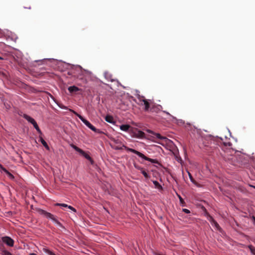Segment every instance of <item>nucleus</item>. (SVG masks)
Masks as SVG:
<instances>
[{"label": "nucleus", "instance_id": "nucleus-10", "mask_svg": "<svg viewBox=\"0 0 255 255\" xmlns=\"http://www.w3.org/2000/svg\"><path fill=\"white\" fill-rule=\"evenodd\" d=\"M80 90V89L75 86H70L68 88V91L71 93H76Z\"/></svg>", "mask_w": 255, "mask_h": 255}, {"label": "nucleus", "instance_id": "nucleus-26", "mask_svg": "<svg viewBox=\"0 0 255 255\" xmlns=\"http://www.w3.org/2000/svg\"><path fill=\"white\" fill-rule=\"evenodd\" d=\"M182 211L184 213H187V214H188V213H190V211L188 209H183Z\"/></svg>", "mask_w": 255, "mask_h": 255}, {"label": "nucleus", "instance_id": "nucleus-34", "mask_svg": "<svg viewBox=\"0 0 255 255\" xmlns=\"http://www.w3.org/2000/svg\"><path fill=\"white\" fill-rule=\"evenodd\" d=\"M1 240L0 239V249H1V246H2V244H1Z\"/></svg>", "mask_w": 255, "mask_h": 255}, {"label": "nucleus", "instance_id": "nucleus-21", "mask_svg": "<svg viewBox=\"0 0 255 255\" xmlns=\"http://www.w3.org/2000/svg\"><path fill=\"white\" fill-rule=\"evenodd\" d=\"M188 174L189 175V178L191 180V181L194 184H196V182L195 181V180L193 179L191 174L188 171Z\"/></svg>", "mask_w": 255, "mask_h": 255}, {"label": "nucleus", "instance_id": "nucleus-7", "mask_svg": "<svg viewBox=\"0 0 255 255\" xmlns=\"http://www.w3.org/2000/svg\"><path fill=\"white\" fill-rule=\"evenodd\" d=\"M71 146L73 149H74L76 151L78 152L80 154L83 155L87 160L91 159V157L90 156V155L86 153L82 149H80V148H79L78 147L74 144H71Z\"/></svg>", "mask_w": 255, "mask_h": 255}, {"label": "nucleus", "instance_id": "nucleus-36", "mask_svg": "<svg viewBox=\"0 0 255 255\" xmlns=\"http://www.w3.org/2000/svg\"><path fill=\"white\" fill-rule=\"evenodd\" d=\"M29 255H36L34 253H31Z\"/></svg>", "mask_w": 255, "mask_h": 255}, {"label": "nucleus", "instance_id": "nucleus-27", "mask_svg": "<svg viewBox=\"0 0 255 255\" xmlns=\"http://www.w3.org/2000/svg\"><path fill=\"white\" fill-rule=\"evenodd\" d=\"M34 128H36L37 127H38V125L37 124L36 122L35 121L34 123H32Z\"/></svg>", "mask_w": 255, "mask_h": 255}, {"label": "nucleus", "instance_id": "nucleus-14", "mask_svg": "<svg viewBox=\"0 0 255 255\" xmlns=\"http://www.w3.org/2000/svg\"><path fill=\"white\" fill-rule=\"evenodd\" d=\"M43 251L48 255H55L52 252L48 250L47 248H43Z\"/></svg>", "mask_w": 255, "mask_h": 255}, {"label": "nucleus", "instance_id": "nucleus-17", "mask_svg": "<svg viewBox=\"0 0 255 255\" xmlns=\"http://www.w3.org/2000/svg\"><path fill=\"white\" fill-rule=\"evenodd\" d=\"M3 171L6 173V174L8 176V177L11 179H14V176L13 175L11 174L9 171H8L5 168H3Z\"/></svg>", "mask_w": 255, "mask_h": 255}, {"label": "nucleus", "instance_id": "nucleus-18", "mask_svg": "<svg viewBox=\"0 0 255 255\" xmlns=\"http://www.w3.org/2000/svg\"><path fill=\"white\" fill-rule=\"evenodd\" d=\"M154 135L158 139H162L165 140L167 138L161 135L159 133H155L154 134Z\"/></svg>", "mask_w": 255, "mask_h": 255}, {"label": "nucleus", "instance_id": "nucleus-35", "mask_svg": "<svg viewBox=\"0 0 255 255\" xmlns=\"http://www.w3.org/2000/svg\"><path fill=\"white\" fill-rule=\"evenodd\" d=\"M6 253H7V255H11V254L9 252H6Z\"/></svg>", "mask_w": 255, "mask_h": 255}, {"label": "nucleus", "instance_id": "nucleus-29", "mask_svg": "<svg viewBox=\"0 0 255 255\" xmlns=\"http://www.w3.org/2000/svg\"><path fill=\"white\" fill-rule=\"evenodd\" d=\"M36 130L39 133H41V131L40 129L39 128V127H37L36 128H35Z\"/></svg>", "mask_w": 255, "mask_h": 255}, {"label": "nucleus", "instance_id": "nucleus-19", "mask_svg": "<svg viewBox=\"0 0 255 255\" xmlns=\"http://www.w3.org/2000/svg\"><path fill=\"white\" fill-rule=\"evenodd\" d=\"M212 225H214L218 230L220 231L221 230V228H220V226L215 220L214 222H213Z\"/></svg>", "mask_w": 255, "mask_h": 255}, {"label": "nucleus", "instance_id": "nucleus-3", "mask_svg": "<svg viewBox=\"0 0 255 255\" xmlns=\"http://www.w3.org/2000/svg\"><path fill=\"white\" fill-rule=\"evenodd\" d=\"M231 163L236 165L240 166L244 162V156L240 153H237L235 155H232L228 158Z\"/></svg>", "mask_w": 255, "mask_h": 255}, {"label": "nucleus", "instance_id": "nucleus-31", "mask_svg": "<svg viewBox=\"0 0 255 255\" xmlns=\"http://www.w3.org/2000/svg\"><path fill=\"white\" fill-rule=\"evenodd\" d=\"M88 160L90 162L91 164H93L94 163V161L91 157V159Z\"/></svg>", "mask_w": 255, "mask_h": 255}, {"label": "nucleus", "instance_id": "nucleus-11", "mask_svg": "<svg viewBox=\"0 0 255 255\" xmlns=\"http://www.w3.org/2000/svg\"><path fill=\"white\" fill-rule=\"evenodd\" d=\"M23 117L31 124L34 123L35 121L32 118L26 114H24L23 115Z\"/></svg>", "mask_w": 255, "mask_h": 255}, {"label": "nucleus", "instance_id": "nucleus-1", "mask_svg": "<svg viewBox=\"0 0 255 255\" xmlns=\"http://www.w3.org/2000/svg\"><path fill=\"white\" fill-rule=\"evenodd\" d=\"M112 147L113 148H114L115 149H116V150H121V149H122L124 147L127 151H130V152H132L133 153L136 154L138 156H139L140 157L144 159L145 160L150 161L151 163H159V162H158L157 160L150 158L145 156L142 153H141V152H139V151H137V150H135L134 149L129 148V147H127V146H125L124 145H123L122 146L115 145H112Z\"/></svg>", "mask_w": 255, "mask_h": 255}, {"label": "nucleus", "instance_id": "nucleus-24", "mask_svg": "<svg viewBox=\"0 0 255 255\" xmlns=\"http://www.w3.org/2000/svg\"><path fill=\"white\" fill-rule=\"evenodd\" d=\"M178 196L179 197V199L181 204H184V201L183 198L180 195H178Z\"/></svg>", "mask_w": 255, "mask_h": 255}, {"label": "nucleus", "instance_id": "nucleus-13", "mask_svg": "<svg viewBox=\"0 0 255 255\" xmlns=\"http://www.w3.org/2000/svg\"><path fill=\"white\" fill-rule=\"evenodd\" d=\"M39 141L42 144V145L47 149H49V146L46 142L43 139L42 137H40Z\"/></svg>", "mask_w": 255, "mask_h": 255}, {"label": "nucleus", "instance_id": "nucleus-12", "mask_svg": "<svg viewBox=\"0 0 255 255\" xmlns=\"http://www.w3.org/2000/svg\"><path fill=\"white\" fill-rule=\"evenodd\" d=\"M130 127V126L128 125H122L120 126V129L122 130L127 131L129 129Z\"/></svg>", "mask_w": 255, "mask_h": 255}, {"label": "nucleus", "instance_id": "nucleus-39", "mask_svg": "<svg viewBox=\"0 0 255 255\" xmlns=\"http://www.w3.org/2000/svg\"><path fill=\"white\" fill-rule=\"evenodd\" d=\"M1 59H3V58L0 56V60Z\"/></svg>", "mask_w": 255, "mask_h": 255}, {"label": "nucleus", "instance_id": "nucleus-2", "mask_svg": "<svg viewBox=\"0 0 255 255\" xmlns=\"http://www.w3.org/2000/svg\"><path fill=\"white\" fill-rule=\"evenodd\" d=\"M138 100L140 102H141L140 105L144 106V110L145 111L156 112V109H157V107L152 104L151 100H146L144 97L140 96H139Z\"/></svg>", "mask_w": 255, "mask_h": 255}, {"label": "nucleus", "instance_id": "nucleus-23", "mask_svg": "<svg viewBox=\"0 0 255 255\" xmlns=\"http://www.w3.org/2000/svg\"><path fill=\"white\" fill-rule=\"evenodd\" d=\"M134 167L135 168H136L138 170H139L141 171V172L143 170V168L141 167V166H138L137 165H136V164H134Z\"/></svg>", "mask_w": 255, "mask_h": 255}, {"label": "nucleus", "instance_id": "nucleus-8", "mask_svg": "<svg viewBox=\"0 0 255 255\" xmlns=\"http://www.w3.org/2000/svg\"><path fill=\"white\" fill-rule=\"evenodd\" d=\"M1 241L9 247H13L14 241L10 237L5 236L1 238Z\"/></svg>", "mask_w": 255, "mask_h": 255}, {"label": "nucleus", "instance_id": "nucleus-15", "mask_svg": "<svg viewBox=\"0 0 255 255\" xmlns=\"http://www.w3.org/2000/svg\"><path fill=\"white\" fill-rule=\"evenodd\" d=\"M153 183L154 184L155 188L160 190L162 189L161 185L157 181H153Z\"/></svg>", "mask_w": 255, "mask_h": 255}, {"label": "nucleus", "instance_id": "nucleus-37", "mask_svg": "<svg viewBox=\"0 0 255 255\" xmlns=\"http://www.w3.org/2000/svg\"><path fill=\"white\" fill-rule=\"evenodd\" d=\"M164 112L166 114L169 115L170 116V114L169 113L166 112Z\"/></svg>", "mask_w": 255, "mask_h": 255}, {"label": "nucleus", "instance_id": "nucleus-25", "mask_svg": "<svg viewBox=\"0 0 255 255\" xmlns=\"http://www.w3.org/2000/svg\"><path fill=\"white\" fill-rule=\"evenodd\" d=\"M208 220L211 222V223H213V222L215 221V220L212 218V217L209 216L208 218Z\"/></svg>", "mask_w": 255, "mask_h": 255}, {"label": "nucleus", "instance_id": "nucleus-33", "mask_svg": "<svg viewBox=\"0 0 255 255\" xmlns=\"http://www.w3.org/2000/svg\"><path fill=\"white\" fill-rule=\"evenodd\" d=\"M253 220L254 221V224L255 225V217L254 216L253 217Z\"/></svg>", "mask_w": 255, "mask_h": 255}, {"label": "nucleus", "instance_id": "nucleus-6", "mask_svg": "<svg viewBox=\"0 0 255 255\" xmlns=\"http://www.w3.org/2000/svg\"><path fill=\"white\" fill-rule=\"evenodd\" d=\"M131 136L133 137L143 138L145 137V133L144 132L135 128L132 130Z\"/></svg>", "mask_w": 255, "mask_h": 255}, {"label": "nucleus", "instance_id": "nucleus-16", "mask_svg": "<svg viewBox=\"0 0 255 255\" xmlns=\"http://www.w3.org/2000/svg\"><path fill=\"white\" fill-rule=\"evenodd\" d=\"M105 120L110 123H112L114 122L113 118L111 116H107L105 118Z\"/></svg>", "mask_w": 255, "mask_h": 255}, {"label": "nucleus", "instance_id": "nucleus-38", "mask_svg": "<svg viewBox=\"0 0 255 255\" xmlns=\"http://www.w3.org/2000/svg\"><path fill=\"white\" fill-rule=\"evenodd\" d=\"M107 74H108V73H107V72H105V77H106V75H107Z\"/></svg>", "mask_w": 255, "mask_h": 255}, {"label": "nucleus", "instance_id": "nucleus-32", "mask_svg": "<svg viewBox=\"0 0 255 255\" xmlns=\"http://www.w3.org/2000/svg\"><path fill=\"white\" fill-rule=\"evenodd\" d=\"M4 168L1 164H0V169H1L3 171V169Z\"/></svg>", "mask_w": 255, "mask_h": 255}, {"label": "nucleus", "instance_id": "nucleus-9", "mask_svg": "<svg viewBox=\"0 0 255 255\" xmlns=\"http://www.w3.org/2000/svg\"><path fill=\"white\" fill-rule=\"evenodd\" d=\"M55 206H61V207H68L69 209H71V210H72L73 211H74V212H76V209L73 208V207L71 206H69L66 204H64V203H56L55 204Z\"/></svg>", "mask_w": 255, "mask_h": 255}, {"label": "nucleus", "instance_id": "nucleus-28", "mask_svg": "<svg viewBox=\"0 0 255 255\" xmlns=\"http://www.w3.org/2000/svg\"><path fill=\"white\" fill-rule=\"evenodd\" d=\"M224 144L225 146H230L232 145V143L230 142H228L227 143H224Z\"/></svg>", "mask_w": 255, "mask_h": 255}, {"label": "nucleus", "instance_id": "nucleus-5", "mask_svg": "<svg viewBox=\"0 0 255 255\" xmlns=\"http://www.w3.org/2000/svg\"><path fill=\"white\" fill-rule=\"evenodd\" d=\"M36 211L41 215L44 216V217H46L47 218H49L51 219L53 222H54L55 223L57 224L60 226H62V225L61 223L55 218L53 215L51 214L50 213L47 212V211L43 210L42 209L38 208L36 209Z\"/></svg>", "mask_w": 255, "mask_h": 255}, {"label": "nucleus", "instance_id": "nucleus-20", "mask_svg": "<svg viewBox=\"0 0 255 255\" xmlns=\"http://www.w3.org/2000/svg\"><path fill=\"white\" fill-rule=\"evenodd\" d=\"M141 172L146 179L150 178V176L147 173L145 170L143 169Z\"/></svg>", "mask_w": 255, "mask_h": 255}, {"label": "nucleus", "instance_id": "nucleus-4", "mask_svg": "<svg viewBox=\"0 0 255 255\" xmlns=\"http://www.w3.org/2000/svg\"><path fill=\"white\" fill-rule=\"evenodd\" d=\"M70 111L73 113L76 116H77L81 120V121L92 130L96 132H99V129H97L88 121L84 118L82 116L73 110H70Z\"/></svg>", "mask_w": 255, "mask_h": 255}, {"label": "nucleus", "instance_id": "nucleus-30", "mask_svg": "<svg viewBox=\"0 0 255 255\" xmlns=\"http://www.w3.org/2000/svg\"><path fill=\"white\" fill-rule=\"evenodd\" d=\"M113 141L116 143V144H118L120 143V141L118 139H113Z\"/></svg>", "mask_w": 255, "mask_h": 255}, {"label": "nucleus", "instance_id": "nucleus-22", "mask_svg": "<svg viewBox=\"0 0 255 255\" xmlns=\"http://www.w3.org/2000/svg\"><path fill=\"white\" fill-rule=\"evenodd\" d=\"M249 248H250L252 253L254 255H255V248H254L252 246H250Z\"/></svg>", "mask_w": 255, "mask_h": 255}]
</instances>
